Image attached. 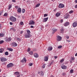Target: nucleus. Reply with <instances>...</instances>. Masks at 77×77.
<instances>
[{
	"instance_id": "1",
	"label": "nucleus",
	"mask_w": 77,
	"mask_h": 77,
	"mask_svg": "<svg viewBox=\"0 0 77 77\" xmlns=\"http://www.w3.org/2000/svg\"><path fill=\"white\" fill-rule=\"evenodd\" d=\"M10 20H11L12 22H15L16 21L17 19L15 18V17H13L11 16V17L10 18Z\"/></svg>"
},
{
	"instance_id": "2",
	"label": "nucleus",
	"mask_w": 77,
	"mask_h": 77,
	"mask_svg": "<svg viewBox=\"0 0 77 77\" xmlns=\"http://www.w3.org/2000/svg\"><path fill=\"white\" fill-rule=\"evenodd\" d=\"M0 59H1V62H5V61H7V59H6L5 57H1Z\"/></svg>"
},
{
	"instance_id": "3",
	"label": "nucleus",
	"mask_w": 77,
	"mask_h": 77,
	"mask_svg": "<svg viewBox=\"0 0 77 77\" xmlns=\"http://www.w3.org/2000/svg\"><path fill=\"white\" fill-rule=\"evenodd\" d=\"M13 65H14L13 63H9L7 65V68H11V67H12V66H13Z\"/></svg>"
},
{
	"instance_id": "4",
	"label": "nucleus",
	"mask_w": 77,
	"mask_h": 77,
	"mask_svg": "<svg viewBox=\"0 0 77 77\" xmlns=\"http://www.w3.org/2000/svg\"><path fill=\"white\" fill-rule=\"evenodd\" d=\"M64 7H65V5L61 3L58 6L59 8H63Z\"/></svg>"
},
{
	"instance_id": "5",
	"label": "nucleus",
	"mask_w": 77,
	"mask_h": 77,
	"mask_svg": "<svg viewBox=\"0 0 77 77\" xmlns=\"http://www.w3.org/2000/svg\"><path fill=\"white\" fill-rule=\"evenodd\" d=\"M24 36L26 38H30V34H26L24 35Z\"/></svg>"
},
{
	"instance_id": "6",
	"label": "nucleus",
	"mask_w": 77,
	"mask_h": 77,
	"mask_svg": "<svg viewBox=\"0 0 77 77\" xmlns=\"http://www.w3.org/2000/svg\"><path fill=\"white\" fill-rule=\"evenodd\" d=\"M35 22L33 20H32L29 22V25H33L35 24Z\"/></svg>"
},
{
	"instance_id": "7",
	"label": "nucleus",
	"mask_w": 77,
	"mask_h": 77,
	"mask_svg": "<svg viewBox=\"0 0 77 77\" xmlns=\"http://www.w3.org/2000/svg\"><path fill=\"white\" fill-rule=\"evenodd\" d=\"M48 17L44 18L42 20V22H43V23L45 22H47V20H48Z\"/></svg>"
},
{
	"instance_id": "8",
	"label": "nucleus",
	"mask_w": 77,
	"mask_h": 77,
	"mask_svg": "<svg viewBox=\"0 0 77 77\" xmlns=\"http://www.w3.org/2000/svg\"><path fill=\"white\" fill-rule=\"evenodd\" d=\"M61 39H62V37H61L60 36H58L57 37V41H61Z\"/></svg>"
},
{
	"instance_id": "9",
	"label": "nucleus",
	"mask_w": 77,
	"mask_h": 77,
	"mask_svg": "<svg viewBox=\"0 0 77 77\" xmlns=\"http://www.w3.org/2000/svg\"><path fill=\"white\" fill-rule=\"evenodd\" d=\"M12 45L13 47H17L18 45V44H17V43L14 42L12 43Z\"/></svg>"
},
{
	"instance_id": "10",
	"label": "nucleus",
	"mask_w": 77,
	"mask_h": 77,
	"mask_svg": "<svg viewBox=\"0 0 77 77\" xmlns=\"http://www.w3.org/2000/svg\"><path fill=\"white\" fill-rule=\"evenodd\" d=\"M48 57L47 56L45 57H44V60L45 62H47L48 61Z\"/></svg>"
},
{
	"instance_id": "11",
	"label": "nucleus",
	"mask_w": 77,
	"mask_h": 77,
	"mask_svg": "<svg viewBox=\"0 0 77 77\" xmlns=\"http://www.w3.org/2000/svg\"><path fill=\"white\" fill-rule=\"evenodd\" d=\"M75 60V58L72 57L71 58V60L70 61V63H72V62H74V60Z\"/></svg>"
},
{
	"instance_id": "12",
	"label": "nucleus",
	"mask_w": 77,
	"mask_h": 77,
	"mask_svg": "<svg viewBox=\"0 0 77 77\" xmlns=\"http://www.w3.org/2000/svg\"><path fill=\"white\" fill-rule=\"evenodd\" d=\"M52 30L53 31L52 33L53 34H54V33L57 30V29H56L55 28H53L52 29Z\"/></svg>"
},
{
	"instance_id": "13",
	"label": "nucleus",
	"mask_w": 77,
	"mask_h": 77,
	"mask_svg": "<svg viewBox=\"0 0 77 77\" xmlns=\"http://www.w3.org/2000/svg\"><path fill=\"white\" fill-rule=\"evenodd\" d=\"M72 26L73 27H75L77 26V23L76 22H74L73 23Z\"/></svg>"
},
{
	"instance_id": "14",
	"label": "nucleus",
	"mask_w": 77,
	"mask_h": 77,
	"mask_svg": "<svg viewBox=\"0 0 77 77\" xmlns=\"http://www.w3.org/2000/svg\"><path fill=\"white\" fill-rule=\"evenodd\" d=\"M69 22H67L65 23L64 25V26H65L66 27V26H69Z\"/></svg>"
},
{
	"instance_id": "15",
	"label": "nucleus",
	"mask_w": 77,
	"mask_h": 77,
	"mask_svg": "<svg viewBox=\"0 0 77 77\" xmlns=\"http://www.w3.org/2000/svg\"><path fill=\"white\" fill-rule=\"evenodd\" d=\"M24 62L25 63H26L27 61V60H26V58L25 57H24L23 60H21V62L22 63H23V62H24Z\"/></svg>"
},
{
	"instance_id": "16",
	"label": "nucleus",
	"mask_w": 77,
	"mask_h": 77,
	"mask_svg": "<svg viewBox=\"0 0 77 77\" xmlns=\"http://www.w3.org/2000/svg\"><path fill=\"white\" fill-rule=\"evenodd\" d=\"M61 68L62 69H66L67 67L66 66L63 65V66H61Z\"/></svg>"
},
{
	"instance_id": "17",
	"label": "nucleus",
	"mask_w": 77,
	"mask_h": 77,
	"mask_svg": "<svg viewBox=\"0 0 77 77\" xmlns=\"http://www.w3.org/2000/svg\"><path fill=\"white\" fill-rule=\"evenodd\" d=\"M64 31H65V29L63 28H61L60 29V32L61 33H63Z\"/></svg>"
},
{
	"instance_id": "18",
	"label": "nucleus",
	"mask_w": 77,
	"mask_h": 77,
	"mask_svg": "<svg viewBox=\"0 0 77 77\" xmlns=\"http://www.w3.org/2000/svg\"><path fill=\"white\" fill-rule=\"evenodd\" d=\"M69 17V15L68 14H67L64 16L65 18L66 19H67Z\"/></svg>"
},
{
	"instance_id": "19",
	"label": "nucleus",
	"mask_w": 77,
	"mask_h": 77,
	"mask_svg": "<svg viewBox=\"0 0 77 77\" xmlns=\"http://www.w3.org/2000/svg\"><path fill=\"white\" fill-rule=\"evenodd\" d=\"M34 56L35 57H36V58H37V57H38L39 56V55H38V54L37 53H35L34 54Z\"/></svg>"
},
{
	"instance_id": "20",
	"label": "nucleus",
	"mask_w": 77,
	"mask_h": 77,
	"mask_svg": "<svg viewBox=\"0 0 77 77\" xmlns=\"http://www.w3.org/2000/svg\"><path fill=\"white\" fill-rule=\"evenodd\" d=\"M11 40V38L9 37L5 40L6 42H9Z\"/></svg>"
},
{
	"instance_id": "21",
	"label": "nucleus",
	"mask_w": 77,
	"mask_h": 77,
	"mask_svg": "<svg viewBox=\"0 0 77 77\" xmlns=\"http://www.w3.org/2000/svg\"><path fill=\"white\" fill-rule=\"evenodd\" d=\"M52 50H53V47H52L51 46L49 47L48 48V51H51Z\"/></svg>"
},
{
	"instance_id": "22",
	"label": "nucleus",
	"mask_w": 77,
	"mask_h": 77,
	"mask_svg": "<svg viewBox=\"0 0 77 77\" xmlns=\"http://www.w3.org/2000/svg\"><path fill=\"white\" fill-rule=\"evenodd\" d=\"M60 15V13H57L56 14V16L57 17H59Z\"/></svg>"
},
{
	"instance_id": "23",
	"label": "nucleus",
	"mask_w": 77,
	"mask_h": 77,
	"mask_svg": "<svg viewBox=\"0 0 77 77\" xmlns=\"http://www.w3.org/2000/svg\"><path fill=\"white\" fill-rule=\"evenodd\" d=\"M17 11L18 13H21V8H18Z\"/></svg>"
},
{
	"instance_id": "24",
	"label": "nucleus",
	"mask_w": 77,
	"mask_h": 77,
	"mask_svg": "<svg viewBox=\"0 0 77 77\" xmlns=\"http://www.w3.org/2000/svg\"><path fill=\"white\" fill-rule=\"evenodd\" d=\"M7 50H9L10 51H12L13 50V49L11 48H7Z\"/></svg>"
},
{
	"instance_id": "25",
	"label": "nucleus",
	"mask_w": 77,
	"mask_h": 77,
	"mask_svg": "<svg viewBox=\"0 0 77 77\" xmlns=\"http://www.w3.org/2000/svg\"><path fill=\"white\" fill-rule=\"evenodd\" d=\"M20 74V72H14V75H18Z\"/></svg>"
},
{
	"instance_id": "26",
	"label": "nucleus",
	"mask_w": 77,
	"mask_h": 77,
	"mask_svg": "<svg viewBox=\"0 0 77 77\" xmlns=\"http://www.w3.org/2000/svg\"><path fill=\"white\" fill-rule=\"evenodd\" d=\"M26 32H27V34H29L30 35V31L29 29H27L26 30Z\"/></svg>"
},
{
	"instance_id": "27",
	"label": "nucleus",
	"mask_w": 77,
	"mask_h": 77,
	"mask_svg": "<svg viewBox=\"0 0 77 77\" xmlns=\"http://www.w3.org/2000/svg\"><path fill=\"white\" fill-rule=\"evenodd\" d=\"M3 51H4V49H0V53H2L3 52Z\"/></svg>"
},
{
	"instance_id": "28",
	"label": "nucleus",
	"mask_w": 77,
	"mask_h": 77,
	"mask_svg": "<svg viewBox=\"0 0 77 77\" xmlns=\"http://www.w3.org/2000/svg\"><path fill=\"white\" fill-rule=\"evenodd\" d=\"M4 36V34L0 33V37H3Z\"/></svg>"
},
{
	"instance_id": "29",
	"label": "nucleus",
	"mask_w": 77,
	"mask_h": 77,
	"mask_svg": "<svg viewBox=\"0 0 77 77\" xmlns=\"http://www.w3.org/2000/svg\"><path fill=\"white\" fill-rule=\"evenodd\" d=\"M29 53L30 55H33V51H32L29 52Z\"/></svg>"
},
{
	"instance_id": "30",
	"label": "nucleus",
	"mask_w": 77,
	"mask_h": 77,
	"mask_svg": "<svg viewBox=\"0 0 77 77\" xmlns=\"http://www.w3.org/2000/svg\"><path fill=\"white\" fill-rule=\"evenodd\" d=\"M73 72H74V70H73V69H71L70 71V73H71V74H72V73H73Z\"/></svg>"
},
{
	"instance_id": "31",
	"label": "nucleus",
	"mask_w": 77,
	"mask_h": 77,
	"mask_svg": "<svg viewBox=\"0 0 77 77\" xmlns=\"http://www.w3.org/2000/svg\"><path fill=\"white\" fill-rule=\"evenodd\" d=\"M20 24L21 26H23V25H24V23H23V21L20 22Z\"/></svg>"
},
{
	"instance_id": "32",
	"label": "nucleus",
	"mask_w": 77,
	"mask_h": 77,
	"mask_svg": "<svg viewBox=\"0 0 77 77\" xmlns=\"http://www.w3.org/2000/svg\"><path fill=\"white\" fill-rule=\"evenodd\" d=\"M5 55H6V56H8V55H9V53L8 51L5 52Z\"/></svg>"
},
{
	"instance_id": "33",
	"label": "nucleus",
	"mask_w": 77,
	"mask_h": 77,
	"mask_svg": "<svg viewBox=\"0 0 77 77\" xmlns=\"http://www.w3.org/2000/svg\"><path fill=\"white\" fill-rule=\"evenodd\" d=\"M46 65V64H43V66H42V68H45Z\"/></svg>"
},
{
	"instance_id": "34",
	"label": "nucleus",
	"mask_w": 77,
	"mask_h": 77,
	"mask_svg": "<svg viewBox=\"0 0 77 77\" xmlns=\"http://www.w3.org/2000/svg\"><path fill=\"white\" fill-rule=\"evenodd\" d=\"M39 6H40V4L39 3L37 4L35 6V8H38V7H39Z\"/></svg>"
},
{
	"instance_id": "35",
	"label": "nucleus",
	"mask_w": 77,
	"mask_h": 77,
	"mask_svg": "<svg viewBox=\"0 0 77 77\" xmlns=\"http://www.w3.org/2000/svg\"><path fill=\"white\" fill-rule=\"evenodd\" d=\"M41 75H42V76H43L44 75V73L42 72V71H41Z\"/></svg>"
},
{
	"instance_id": "36",
	"label": "nucleus",
	"mask_w": 77,
	"mask_h": 77,
	"mask_svg": "<svg viewBox=\"0 0 77 77\" xmlns=\"http://www.w3.org/2000/svg\"><path fill=\"white\" fill-rule=\"evenodd\" d=\"M12 8V5H9L8 6L9 9H10Z\"/></svg>"
},
{
	"instance_id": "37",
	"label": "nucleus",
	"mask_w": 77,
	"mask_h": 77,
	"mask_svg": "<svg viewBox=\"0 0 77 77\" xmlns=\"http://www.w3.org/2000/svg\"><path fill=\"white\" fill-rule=\"evenodd\" d=\"M4 42V41L3 40H1L0 41V44H2Z\"/></svg>"
},
{
	"instance_id": "38",
	"label": "nucleus",
	"mask_w": 77,
	"mask_h": 77,
	"mask_svg": "<svg viewBox=\"0 0 77 77\" xmlns=\"http://www.w3.org/2000/svg\"><path fill=\"white\" fill-rule=\"evenodd\" d=\"M64 61V59H62L60 60V62H61V63H62V62H63Z\"/></svg>"
},
{
	"instance_id": "39",
	"label": "nucleus",
	"mask_w": 77,
	"mask_h": 77,
	"mask_svg": "<svg viewBox=\"0 0 77 77\" xmlns=\"http://www.w3.org/2000/svg\"><path fill=\"white\" fill-rule=\"evenodd\" d=\"M4 17H7V16H8V14H7V13H5L4 14Z\"/></svg>"
},
{
	"instance_id": "40",
	"label": "nucleus",
	"mask_w": 77,
	"mask_h": 77,
	"mask_svg": "<svg viewBox=\"0 0 77 77\" xmlns=\"http://www.w3.org/2000/svg\"><path fill=\"white\" fill-rule=\"evenodd\" d=\"M73 13V11L71 10L69 12V14H72Z\"/></svg>"
},
{
	"instance_id": "41",
	"label": "nucleus",
	"mask_w": 77,
	"mask_h": 77,
	"mask_svg": "<svg viewBox=\"0 0 77 77\" xmlns=\"http://www.w3.org/2000/svg\"><path fill=\"white\" fill-rule=\"evenodd\" d=\"M48 16V14H44V17H47Z\"/></svg>"
},
{
	"instance_id": "42",
	"label": "nucleus",
	"mask_w": 77,
	"mask_h": 77,
	"mask_svg": "<svg viewBox=\"0 0 77 77\" xmlns=\"http://www.w3.org/2000/svg\"><path fill=\"white\" fill-rule=\"evenodd\" d=\"M32 65H33V63H29V66H32Z\"/></svg>"
},
{
	"instance_id": "43",
	"label": "nucleus",
	"mask_w": 77,
	"mask_h": 77,
	"mask_svg": "<svg viewBox=\"0 0 77 77\" xmlns=\"http://www.w3.org/2000/svg\"><path fill=\"white\" fill-rule=\"evenodd\" d=\"M62 47V46L61 45H60L58 47V48H61Z\"/></svg>"
},
{
	"instance_id": "44",
	"label": "nucleus",
	"mask_w": 77,
	"mask_h": 77,
	"mask_svg": "<svg viewBox=\"0 0 77 77\" xmlns=\"http://www.w3.org/2000/svg\"><path fill=\"white\" fill-rule=\"evenodd\" d=\"M30 50H31V49H30V48H29L28 49V50H27L28 52H29V51H30Z\"/></svg>"
},
{
	"instance_id": "45",
	"label": "nucleus",
	"mask_w": 77,
	"mask_h": 77,
	"mask_svg": "<svg viewBox=\"0 0 77 77\" xmlns=\"http://www.w3.org/2000/svg\"><path fill=\"white\" fill-rule=\"evenodd\" d=\"M65 37L66 39H69V36L68 35H66Z\"/></svg>"
},
{
	"instance_id": "46",
	"label": "nucleus",
	"mask_w": 77,
	"mask_h": 77,
	"mask_svg": "<svg viewBox=\"0 0 77 77\" xmlns=\"http://www.w3.org/2000/svg\"><path fill=\"white\" fill-rule=\"evenodd\" d=\"M18 6L16 5L15 7V9H18Z\"/></svg>"
},
{
	"instance_id": "47",
	"label": "nucleus",
	"mask_w": 77,
	"mask_h": 77,
	"mask_svg": "<svg viewBox=\"0 0 77 77\" xmlns=\"http://www.w3.org/2000/svg\"><path fill=\"white\" fill-rule=\"evenodd\" d=\"M25 10L24 9H23L22 10V12L23 13H24L25 12Z\"/></svg>"
},
{
	"instance_id": "48",
	"label": "nucleus",
	"mask_w": 77,
	"mask_h": 77,
	"mask_svg": "<svg viewBox=\"0 0 77 77\" xmlns=\"http://www.w3.org/2000/svg\"><path fill=\"white\" fill-rule=\"evenodd\" d=\"M17 39L18 41H20V38H17Z\"/></svg>"
},
{
	"instance_id": "49",
	"label": "nucleus",
	"mask_w": 77,
	"mask_h": 77,
	"mask_svg": "<svg viewBox=\"0 0 77 77\" xmlns=\"http://www.w3.org/2000/svg\"><path fill=\"white\" fill-rule=\"evenodd\" d=\"M66 41H67V42H71V41H70V40H66Z\"/></svg>"
},
{
	"instance_id": "50",
	"label": "nucleus",
	"mask_w": 77,
	"mask_h": 77,
	"mask_svg": "<svg viewBox=\"0 0 77 77\" xmlns=\"http://www.w3.org/2000/svg\"><path fill=\"white\" fill-rule=\"evenodd\" d=\"M65 74H66V73H62V75H65Z\"/></svg>"
},
{
	"instance_id": "51",
	"label": "nucleus",
	"mask_w": 77,
	"mask_h": 77,
	"mask_svg": "<svg viewBox=\"0 0 77 77\" xmlns=\"http://www.w3.org/2000/svg\"><path fill=\"white\" fill-rule=\"evenodd\" d=\"M54 59H57V56H55L54 57Z\"/></svg>"
},
{
	"instance_id": "52",
	"label": "nucleus",
	"mask_w": 77,
	"mask_h": 77,
	"mask_svg": "<svg viewBox=\"0 0 77 77\" xmlns=\"http://www.w3.org/2000/svg\"><path fill=\"white\" fill-rule=\"evenodd\" d=\"M23 33V31H20V34H22Z\"/></svg>"
},
{
	"instance_id": "53",
	"label": "nucleus",
	"mask_w": 77,
	"mask_h": 77,
	"mask_svg": "<svg viewBox=\"0 0 77 77\" xmlns=\"http://www.w3.org/2000/svg\"><path fill=\"white\" fill-rule=\"evenodd\" d=\"M10 25H12L13 24V23L12 22H10Z\"/></svg>"
},
{
	"instance_id": "54",
	"label": "nucleus",
	"mask_w": 77,
	"mask_h": 77,
	"mask_svg": "<svg viewBox=\"0 0 77 77\" xmlns=\"http://www.w3.org/2000/svg\"><path fill=\"white\" fill-rule=\"evenodd\" d=\"M34 26H31V28H34Z\"/></svg>"
},
{
	"instance_id": "55",
	"label": "nucleus",
	"mask_w": 77,
	"mask_h": 77,
	"mask_svg": "<svg viewBox=\"0 0 77 77\" xmlns=\"http://www.w3.org/2000/svg\"><path fill=\"white\" fill-rule=\"evenodd\" d=\"M75 8H77V5H75Z\"/></svg>"
},
{
	"instance_id": "56",
	"label": "nucleus",
	"mask_w": 77,
	"mask_h": 77,
	"mask_svg": "<svg viewBox=\"0 0 77 77\" xmlns=\"http://www.w3.org/2000/svg\"><path fill=\"white\" fill-rule=\"evenodd\" d=\"M12 2H16V1H15V0H12Z\"/></svg>"
},
{
	"instance_id": "57",
	"label": "nucleus",
	"mask_w": 77,
	"mask_h": 77,
	"mask_svg": "<svg viewBox=\"0 0 77 77\" xmlns=\"http://www.w3.org/2000/svg\"><path fill=\"white\" fill-rule=\"evenodd\" d=\"M68 63H69L68 61H67V62H66V63L65 64H68Z\"/></svg>"
},
{
	"instance_id": "58",
	"label": "nucleus",
	"mask_w": 77,
	"mask_h": 77,
	"mask_svg": "<svg viewBox=\"0 0 77 77\" xmlns=\"http://www.w3.org/2000/svg\"><path fill=\"white\" fill-rule=\"evenodd\" d=\"M63 20H60V22L61 23H62V22H63Z\"/></svg>"
},
{
	"instance_id": "59",
	"label": "nucleus",
	"mask_w": 77,
	"mask_h": 77,
	"mask_svg": "<svg viewBox=\"0 0 77 77\" xmlns=\"http://www.w3.org/2000/svg\"><path fill=\"white\" fill-rule=\"evenodd\" d=\"M56 11V8L54 10V12H55Z\"/></svg>"
},
{
	"instance_id": "60",
	"label": "nucleus",
	"mask_w": 77,
	"mask_h": 77,
	"mask_svg": "<svg viewBox=\"0 0 77 77\" xmlns=\"http://www.w3.org/2000/svg\"><path fill=\"white\" fill-rule=\"evenodd\" d=\"M75 3H77V0H75Z\"/></svg>"
},
{
	"instance_id": "61",
	"label": "nucleus",
	"mask_w": 77,
	"mask_h": 77,
	"mask_svg": "<svg viewBox=\"0 0 77 77\" xmlns=\"http://www.w3.org/2000/svg\"><path fill=\"white\" fill-rule=\"evenodd\" d=\"M75 56H77V53L75 55Z\"/></svg>"
},
{
	"instance_id": "62",
	"label": "nucleus",
	"mask_w": 77,
	"mask_h": 77,
	"mask_svg": "<svg viewBox=\"0 0 77 77\" xmlns=\"http://www.w3.org/2000/svg\"><path fill=\"white\" fill-rule=\"evenodd\" d=\"M20 76V75H18L17 76V77H19Z\"/></svg>"
},
{
	"instance_id": "63",
	"label": "nucleus",
	"mask_w": 77,
	"mask_h": 77,
	"mask_svg": "<svg viewBox=\"0 0 77 77\" xmlns=\"http://www.w3.org/2000/svg\"><path fill=\"white\" fill-rule=\"evenodd\" d=\"M2 27V26H1V24H0V28H1Z\"/></svg>"
},
{
	"instance_id": "64",
	"label": "nucleus",
	"mask_w": 77,
	"mask_h": 77,
	"mask_svg": "<svg viewBox=\"0 0 77 77\" xmlns=\"http://www.w3.org/2000/svg\"><path fill=\"white\" fill-rule=\"evenodd\" d=\"M0 15H2V13H0Z\"/></svg>"
}]
</instances>
